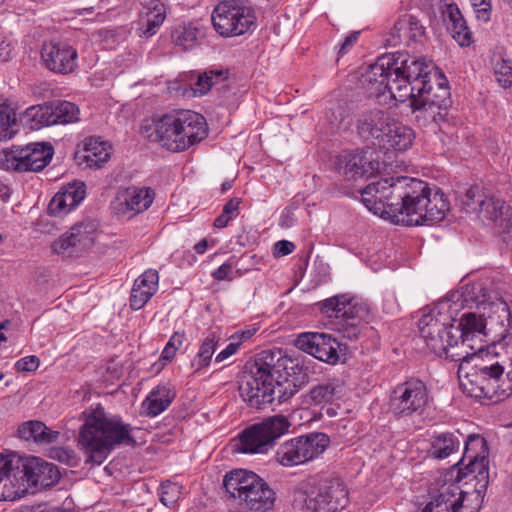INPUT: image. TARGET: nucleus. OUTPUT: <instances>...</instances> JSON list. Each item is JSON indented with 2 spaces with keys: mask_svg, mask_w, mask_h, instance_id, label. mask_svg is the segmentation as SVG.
I'll return each mask as SVG.
<instances>
[{
  "mask_svg": "<svg viewBox=\"0 0 512 512\" xmlns=\"http://www.w3.org/2000/svg\"><path fill=\"white\" fill-rule=\"evenodd\" d=\"M369 97L389 92L397 101L411 100L413 112L434 122L444 119L450 104V89L445 75L425 58L407 53L379 57L360 78Z\"/></svg>",
  "mask_w": 512,
  "mask_h": 512,
  "instance_id": "obj_1",
  "label": "nucleus"
},
{
  "mask_svg": "<svg viewBox=\"0 0 512 512\" xmlns=\"http://www.w3.org/2000/svg\"><path fill=\"white\" fill-rule=\"evenodd\" d=\"M363 204L374 214L405 226L434 224L449 211L447 197L427 182L406 176L382 178L361 190Z\"/></svg>",
  "mask_w": 512,
  "mask_h": 512,
  "instance_id": "obj_2",
  "label": "nucleus"
},
{
  "mask_svg": "<svg viewBox=\"0 0 512 512\" xmlns=\"http://www.w3.org/2000/svg\"><path fill=\"white\" fill-rule=\"evenodd\" d=\"M492 358L458 367L460 387L468 396L485 404H495L512 393V359L502 351H493Z\"/></svg>",
  "mask_w": 512,
  "mask_h": 512,
  "instance_id": "obj_3",
  "label": "nucleus"
},
{
  "mask_svg": "<svg viewBox=\"0 0 512 512\" xmlns=\"http://www.w3.org/2000/svg\"><path fill=\"white\" fill-rule=\"evenodd\" d=\"M83 424L77 438L78 447L86 455V462L101 465L115 446L133 442L130 424L120 417L108 415L97 406L82 412Z\"/></svg>",
  "mask_w": 512,
  "mask_h": 512,
  "instance_id": "obj_4",
  "label": "nucleus"
},
{
  "mask_svg": "<svg viewBox=\"0 0 512 512\" xmlns=\"http://www.w3.org/2000/svg\"><path fill=\"white\" fill-rule=\"evenodd\" d=\"M281 359L275 360V355L264 351L258 357L249 373L242 376L239 393L250 408L263 409L276 399L275 384Z\"/></svg>",
  "mask_w": 512,
  "mask_h": 512,
  "instance_id": "obj_5",
  "label": "nucleus"
},
{
  "mask_svg": "<svg viewBox=\"0 0 512 512\" xmlns=\"http://www.w3.org/2000/svg\"><path fill=\"white\" fill-rule=\"evenodd\" d=\"M295 501L310 512H338L348 504V490L339 477L311 476L294 489Z\"/></svg>",
  "mask_w": 512,
  "mask_h": 512,
  "instance_id": "obj_6",
  "label": "nucleus"
},
{
  "mask_svg": "<svg viewBox=\"0 0 512 512\" xmlns=\"http://www.w3.org/2000/svg\"><path fill=\"white\" fill-rule=\"evenodd\" d=\"M224 487L231 497L251 511L265 512L273 508L276 494L269 485L251 471L237 469L226 474Z\"/></svg>",
  "mask_w": 512,
  "mask_h": 512,
  "instance_id": "obj_7",
  "label": "nucleus"
},
{
  "mask_svg": "<svg viewBox=\"0 0 512 512\" xmlns=\"http://www.w3.org/2000/svg\"><path fill=\"white\" fill-rule=\"evenodd\" d=\"M214 30L222 37L246 34L255 26V11L248 0H221L211 14Z\"/></svg>",
  "mask_w": 512,
  "mask_h": 512,
  "instance_id": "obj_8",
  "label": "nucleus"
},
{
  "mask_svg": "<svg viewBox=\"0 0 512 512\" xmlns=\"http://www.w3.org/2000/svg\"><path fill=\"white\" fill-rule=\"evenodd\" d=\"M431 400L426 383L420 379L411 378L393 389L389 409L395 418L407 419L421 416Z\"/></svg>",
  "mask_w": 512,
  "mask_h": 512,
  "instance_id": "obj_9",
  "label": "nucleus"
},
{
  "mask_svg": "<svg viewBox=\"0 0 512 512\" xmlns=\"http://www.w3.org/2000/svg\"><path fill=\"white\" fill-rule=\"evenodd\" d=\"M53 146L46 142L13 146L0 151V166L14 172H39L52 160Z\"/></svg>",
  "mask_w": 512,
  "mask_h": 512,
  "instance_id": "obj_10",
  "label": "nucleus"
},
{
  "mask_svg": "<svg viewBox=\"0 0 512 512\" xmlns=\"http://www.w3.org/2000/svg\"><path fill=\"white\" fill-rule=\"evenodd\" d=\"M288 417L277 414L265 418L244 430L240 436V448L244 453H266L275 441L289 432Z\"/></svg>",
  "mask_w": 512,
  "mask_h": 512,
  "instance_id": "obj_11",
  "label": "nucleus"
},
{
  "mask_svg": "<svg viewBox=\"0 0 512 512\" xmlns=\"http://www.w3.org/2000/svg\"><path fill=\"white\" fill-rule=\"evenodd\" d=\"M329 445L324 433H310L282 443L276 451V461L284 467L305 464L321 455Z\"/></svg>",
  "mask_w": 512,
  "mask_h": 512,
  "instance_id": "obj_12",
  "label": "nucleus"
},
{
  "mask_svg": "<svg viewBox=\"0 0 512 512\" xmlns=\"http://www.w3.org/2000/svg\"><path fill=\"white\" fill-rule=\"evenodd\" d=\"M480 491L464 492L457 482L444 483L431 497L422 512H479Z\"/></svg>",
  "mask_w": 512,
  "mask_h": 512,
  "instance_id": "obj_13",
  "label": "nucleus"
},
{
  "mask_svg": "<svg viewBox=\"0 0 512 512\" xmlns=\"http://www.w3.org/2000/svg\"><path fill=\"white\" fill-rule=\"evenodd\" d=\"M12 474L17 486L22 488L23 496L30 488H47L58 482L60 472L58 468L39 457L16 459Z\"/></svg>",
  "mask_w": 512,
  "mask_h": 512,
  "instance_id": "obj_14",
  "label": "nucleus"
},
{
  "mask_svg": "<svg viewBox=\"0 0 512 512\" xmlns=\"http://www.w3.org/2000/svg\"><path fill=\"white\" fill-rule=\"evenodd\" d=\"M418 328L420 337L428 349L436 356L442 357L448 335H452L455 329L454 325L450 324L449 317L433 309L420 318Z\"/></svg>",
  "mask_w": 512,
  "mask_h": 512,
  "instance_id": "obj_15",
  "label": "nucleus"
},
{
  "mask_svg": "<svg viewBox=\"0 0 512 512\" xmlns=\"http://www.w3.org/2000/svg\"><path fill=\"white\" fill-rule=\"evenodd\" d=\"M462 297L467 304H475L478 309L483 311V315H488L489 319L495 317L501 324L510 319L508 304L502 298L492 297L481 282L464 285Z\"/></svg>",
  "mask_w": 512,
  "mask_h": 512,
  "instance_id": "obj_16",
  "label": "nucleus"
},
{
  "mask_svg": "<svg viewBox=\"0 0 512 512\" xmlns=\"http://www.w3.org/2000/svg\"><path fill=\"white\" fill-rule=\"evenodd\" d=\"M379 161L372 158V152L360 149L343 151L337 156L336 169L347 180L369 179L379 171Z\"/></svg>",
  "mask_w": 512,
  "mask_h": 512,
  "instance_id": "obj_17",
  "label": "nucleus"
},
{
  "mask_svg": "<svg viewBox=\"0 0 512 512\" xmlns=\"http://www.w3.org/2000/svg\"><path fill=\"white\" fill-rule=\"evenodd\" d=\"M295 345L298 349L322 362L334 365L339 361L341 344L330 334L318 332L302 333L296 338Z\"/></svg>",
  "mask_w": 512,
  "mask_h": 512,
  "instance_id": "obj_18",
  "label": "nucleus"
},
{
  "mask_svg": "<svg viewBox=\"0 0 512 512\" xmlns=\"http://www.w3.org/2000/svg\"><path fill=\"white\" fill-rule=\"evenodd\" d=\"M76 49L66 42H44L41 48V59L44 66L57 74L72 73L78 66Z\"/></svg>",
  "mask_w": 512,
  "mask_h": 512,
  "instance_id": "obj_19",
  "label": "nucleus"
},
{
  "mask_svg": "<svg viewBox=\"0 0 512 512\" xmlns=\"http://www.w3.org/2000/svg\"><path fill=\"white\" fill-rule=\"evenodd\" d=\"M154 197L155 193L149 187L130 186L118 192L111 206L118 216L131 218L146 211Z\"/></svg>",
  "mask_w": 512,
  "mask_h": 512,
  "instance_id": "obj_20",
  "label": "nucleus"
},
{
  "mask_svg": "<svg viewBox=\"0 0 512 512\" xmlns=\"http://www.w3.org/2000/svg\"><path fill=\"white\" fill-rule=\"evenodd\" d=\"M488 447L486 440L476 434L469 435L465 441L463 457L459 464L467 470L464 475L475 474V478H488Z\"/></svg>",
  "mask_w": 512,
  "mask_h": 512,
  "instance_id": "obj_21",
  "label": "nucleus"
},
{
  "mask_svg": "<svg viewBox=\"0 0 512 512\" xmlns=\"http://www.w3.org/2000/svg\"><path fill=\"white\" fill-rule=\"evenodd\" d=\"M95 231L96 226L92 222L77 223L53 243V251L64 254L70 249L81 251L89 248L94 242Z\"/></svg>",
  "mask_w": 512,
  "mask_h": 512,
  "instance_id": "obj_22",
  "label": "nucleus"
},
{
  "mask_svg": "<svg viewBox=\"0 0 512 512\" xmlns=\"http://www.w3.org/2000/svg\"><path fill=\"white\" fill-rule=\"evenodd\" d=\"M321 311L329 318L340 319L350 326L346 330V336L350 339L357 338L360 330L358 325L360 318L356 316V307L345 296H335L323 301Z\"/></svg>",
  "mask_w": 512,
  "mask_h": 512,
  "instance_id": "obj_23",
  "label": "nucleus"
},
{
  "mask_svg": "<svg viewBox=\"0 0 512 512\" xmlns=\"http://www.w3.org/2000/svg\"><path fill=\"white\" fill-rule=\"evenodd\" d=\"M484 204L478 218L493 223L500 233L512 236V208L490 191Z\"/></svg>",
  "mask_w": 512,
  "mask_h": 512,
  "instance_id": "obj_24",
  "label": "nucleus"
},
{
  "mask_svg": "<svg viewBox=\"0 0 512 512\" xmlns=\"http://www.w3.org/2000/svg\"><path fill=\"white\" fill-rule=\"evenodd\" d=\"M179 134L184 138L185 150L199 143L207 136V123L205 118L191 110L175 112Z\"/></svg>",
  "mask_w": 512,
  "mask_h": 512,
  "instance_id": "obj_25",
  "label": "nucleus"
},
{
  "mask_svg": "<svg viewBox=\"0 0 512 512\" xmlns=\"http://www.w3.org/2000/svg\"><path fill=\"white\" fill-rule=\"evenodd\" d=\"M82 145V150L76 152L75 158L85 168L100 169L111 157V145L99 137H87Z\"/></svg>",
  "mask_w": 512,
  "mask_h": 512,
  "instance_id": "obj_26",
  "label": "nucleus"
},
{
  "mask_svg": "<svg viewBox=\"0 0 512 512\" xmlns=\"http://www.w3.org/2000/svg\"><path fill=\"white\" fill-rule=\"evenodd\" d=\"M393 121L394 118L384 111L372 110L359 116L357 131L361 138L365 140L375 139L381 144Z\"/></svg>",
  "mask_w": 512,
  "mask_h": 512,
  "instance_id": "obj_27",
  "label": "nucleus"
},
{
  "mask_svg": "<svg viewBox=\"0 0 512 512\" xmlns=\"http://www.w3.org/2000/svg\"><path fill=\"white\" fill-rule=\"evenodd\" d=\"M155 139L168 151H185L184 138L180 137L175 112L163 115L156 122Z\"/></svg>",
  "mask_w": 512,
  "mask_h": 512,
  "instance_id": "obj_28",
  "label": "nucleus"
},
{
  "mask_svg": "<svg viewBox=\"0 0 512 512\" xmlns=\"http://www.w3.org/2000/svg\"><path fill=\"white\" fill-rule=\"evenodd\" d=\"M159 284V274L157 270L148 269L141 274L134 282L130 296V306L134 310H139L152 298L157 292Z\"/></svg>",
  "mask_w": 512,
  "mask_h": 512,
  "instance_id": "obj_29",
  "label": "nucleus"
},
{
  "mask_svg": "<svg viewBox=\"0 0 512 512\" xmlns=\"http://www.w3.org/2000/svg\"><path fill=\"white\" fill-rule=\"evenodd\" d=\"M459 329L455 328L452 335H448V341L444 345L445 351L443 352V356L447 359H450L455 362H460L459 367L463 364H466L469 369L475 363H479L480 356L468 351V349L473 350L474 345L458 335Z\"/></svg>",
  "mask_w": 512,
  "mask_h": 512,
  "instance_id": "obj_30",
  "label": "nucleus"
},
{
  "mask_svg": "<svg viewBox=\"0 0 512 512\" xmlns=\"http://www.w3.org/2000/svg\"><path fill=\"white\" fill-rule=\"evenodd\" d=\"M176 396L175 391L168 385H157L142 402V412L148 417H156L165 411Z\"/></svg>",
  "mask_w": 512,
  "mask_h": 512,
  "instance_id": "obj_31",
  "label": "nucleus"
},
{
  "mask_svg": "<svg viewBox=\"0 0 512 512\" xmlns=\"http://www.w3.org/2000/svg\"><path fill=\"white\" fill-rule=\"evenodd\" d=\"M443 15L448 20V30L455 41L462 47L469 46L472 43V33L458 6L455 3L447 4Z\"/></svg>",
  "mask_w": 512,
  "mask_h": 512,
  "instance_id": "obj_32",
  "label": "nucleus"
},
{
  "mask_svg": "<svg viewBox=\"0 0 512 512\" xmlns=\"http://www.w3.org/2000/svg\"><path fill=\"white\" fill-rule=\"evenodd\" d=\"M144 9L140 35L150 38L157 33L163 24L166 18V7L161 0H152Z\"/></svg>",
  "mask_w": 512,
  "mask_h": 512,
  "instance_id": "obj_33",
  "label": "nucleus"
},
{
  "mask_svg": "<svg viewBox=\"0 0 512 512\" xmlns=\"http://www.w3.org/2000/svg\"><path fill=\"white\" fill-rule=\"evenodd\" d=\"M483 317H487L488 315H476L475 313H466L463 314L460 318L458 326H454V328L459 329V336L461 339L468 341L470 343H474L476 340L482 341V338L486 336L485 328L486 323Z\"/></svg>",
  "mask_w": 512,
  "mask_h": 512,
  "instance_id": "obj_34",
  "label": "nucleus"
},
{
  "mask_svg": "<svg viewBox=\"0 0 512 512\" xmlns=\"http://www.w3.org/2000/svg\"><path fill=\"white\" fill-rule=\"evenodd\" d=\"M413 139V130L394 119L380 145L391 147L398 151H404L411 147Z\"/></svg>",
  "mask_w": 512,
  "mask_h": 512,
  "instance_id": "obj_35",
  "label": "nucleus"
},
{
  "mask_svg": "<svg viewBox=\"0 0 512 512\" xmlns=\"http://www.w3.org/2000/svg\"><path fill=\"white\" fill-rule=\"evenodd\" d=\"M23 125L21 116L17 117L16 108L9 99L0 101V140H9L18 133Z\"/></svg>",
  "mask_w": 512,
  "mask_h": 512,
  "instance_id": "obj_36",
  "label": "nucleus"
},
{
  "mask_svg": "<svg viewBox=\"0 0 512 512\" xmlns=\"http://www.w3.org/2000/svg\"><path fill=\"white\" fill-rule=\"evenodd\" d=\"M459 447L460 440L457 435L451 432H443L431 437L428 452L432 458L445 459L457 452Z\"/></svg>",
  "mask_w": 512,
  "mask_h": 512,
  "instance_id": "obj_37",
  "label": "nucleus"
},
{
  "mask_svg": "<svg viewBox=\"0 0 512 512\" xmlns=\"http://www.w3.org/2000/svg\"><path fill=\"white\" fill-rule=\"evenodd\" d=\"M18 435L24 440L36 443H52L57 440L59 432L52 431L40 421H28L18 428Z\"/></svg>",
  "mask_w": 512,
  "mask_h": 512,
  "instance_id": "obj_38",
  "label": "nucleus"
},
{
  "mask_svg": "<svg viewBox=\"0 0 512 512\" xmlns=\"http://www.w3.org/2000/svg\"><path fill=\"white\" fill-rule=\"evenodd\" d=\"M52 110L49 104L32 105L21 114L23 126L30 130H39L52 125Z\"/></svg>",
  "mask_w": 512,
  "mask_h": 512,
  "instance_id": "obj_39",
  "label": "nucleus"
},
{
  "mask_svg": "<svg viewBox=\"0 0 512 512\" xmlns=\"http://www.w3.org/2000/svg\"><path fill=\"white\" fill-rule=\"evenodd\" d=\"M488 192L487 189L479 185L469 187L463 195L459 196L461 209L467 214H474L478 217L480 208L485 206L484 201L487 199Z\"/></svg>",
  "mask_w": 512,
  "mask_h": 512,
  "instance_id": "obj_40",
  "label": "nucleus"
},
{
  "mask_svg": "<svg viewBox=\"0 0 512 512\" xmlns=\"http://www.w3.org/2000/svg\"><path fill=\"white\" fill-rule=\"evenodd\" d=\"M228 78V71L225 69H209L199 74L195 82L194 95L202 96L213 86L223 83Z\"/></svg>",
  "mask_w": 512,
  "mask_h": 512,
  "instance_id": "obj_41",
  "label": "nucleus"
},
{
  "mask_svg": "<svg viewBox=\"0 0 512 512\" xmlns=\"http://www.w3.org/2000/svg\"><path fill=\"white\" fill-rule=\"evenodd\" d=\"M220 337L216 332H210L202 341L199 351L195 356L192 365L197 371L206 368L210 365L212 356L219 343Z\"/></svg>",
  "mask_w": 512,
  "mask_h": 512,
  "instance_id": "obj_42",
  "label": "nucleus"
},
{
  "mask_svg": "<svg viewBox=\"0 0 512 512\" xmlns=\"http://www.w3.org/2000/svg\"><path fill=\"white\" fill-rule=\"evenodd\" d=\"M49 105L52 110V125L68 124L78 121L79 109L74 103L69 101H60Z\"/></svg>",
  "mask_w": 512,
  "mask_h": 512,
  "instance_id": "obj_43",
  "label": "nucleus"
},
{
  "mask_svg": "<svg viewBox=\"0 0 512 512\" xmlns=\"http://www.w3.org/2000/svg\"><path fill=\"white\" fill-rule=\"evenodd\" d=\"M402 32L407 34L409 38H417L423 34V27L415 16L405 14L394 24L392 30L394 43L400 40Z\"/></svg>",
  "mask_w": 512,
  "mask_h": 512,
  "instance_id": "obj_44",
  "label": "nucleus"
},
{
  "mask_svg": "<svg viewBox=\"0 0 512 512\" xmlns=\"http://www.w3.org/2000/svg\"><path fill=\"white\" fill-rule=\"evenodd\" d=\"M336 393L337 386L335 384L330 382L321 383L310 389L306 402L317 406H324L335 399Z\"/></svg>",
  "mask_w": 512,
  "mask_h": 512,
  "instance_id": "obj_45",
  "label": "nucleus"
},
{
  "mask_svg": "<svg viewBox=\"0 0 512 512\" xmlns=\"http://www.w3.org/2000/svg\"><path fill=\"white\" fill-rule=\"evenodd\" d=\"M172 40L175 45L182 47L184 50L191 49L198 36V29L191 23H183L177 25L172 31Z\"/></svg>",
  "mask_w": 512,
  "mask_h": 512,
  "instance_id": "obj_46",
  "label": "nucleus"
},
{
  "mask_svg": "<svg viewBox=\"0 0 512 512\" xmlns=\"http://www.w3.org/2000/svg\"><path fill=\"white\" fill-rule=\"evenodd\" d=\"M242 202L241 198H232L225 203L221 214L215 218L213 226L222 229L228 226L229 222L234 220L240 213L239 206Z\"/></svg>",
  "mask_w": 512,
  "mask_h": 512,
  "instance_id": "obj_47",
  "label": "nucleus"
},
{
  "mask_svg": "<svg viewBox=\"0 0 512 512\" xmlns=\"http://www.w3.org/2000/svg\"><path fill=\"white\" fill-rule=\"evenodd\" d=\"M58 194L65 200L66 206L72 210L84 199L86 194L85 184L82 182L69 184L59 191Z\"/></svg>",
  "mask_w": 512,
  "mask_h": 512,
  "instance_id": "obj_48",
  "label": "nucleus"
},
{
  "mask_svg": "<svg viewBox=\"0 0 512 512\" xmlns=\"http://www.w3.org/2000/svg\"><path fill=\"white\" fill-rule=\"evenodd\" d=\"M182 489L183 486L178 483L171 481L163 482L161 485V503L168 508H173L182 495Z\"/></svg>",
  "mask_w": 512,
  "mask_h": 512,
  "instance_id": "obj_49",
  "label": "nucleus"
},
{
  "mask_svg": "<svg viewBox=\"0 0 512 512\" xmlns=\"http://www.w3.org/2000/svg\"><path fill=\"white\" fill-rule=\"evenodd\" d=\"M6 477L0 476V500H15L23 496V490L13 480L12 474Z\"/></svg>",
  "mask_w": 512,
  "mask_h": 512,
  "instance_id": "obj_50",
  "label": "nucleus"
},
{
  "mask_svg": "<svg viewBox=\"0 0 512 512\" xmlns=\"http://www.w3.org/2000/svg\"><path fill=\"white\" fill-rule=\"evenodd\" d=\"M496 81L503 87L512 85V62L509 59L500 58L494 64Z\"/></svg>",
  "mask_w": 512,
  "mask_h": 512,
  "instance_id": "obj_51",
  "label": "nucleus"
},
{
  "mask_svg": "<svg viewBox=\"0 0 512 512\" xmlns=\"http://www.w3.org/2000/svg\"><path fill=\"white\" fill-rule=\"evenodd\" d=\"M282 367H279V371L276 375H279L277 377V384H275V390H276V399H278L279 403H283L290 399L296 392L295 385H293L290 381L285 379V382H283V379L285 378L282 373Z\"/></svg>",
  "mask_w": 512,
  "mask_h": 512,
  "instance_id": "obj_52",
  "label": "nucleus"
},
{
  "mask_svg": "<svg viewBox=\"0 0 512 512\" xmlns=\"http://www.w3.org/2000/svg\"><path fill=\"white\" fill-rule=\"evenodd\" d=\"M184 340L185 333L183 331L174 332L161 353V359L171 361L175 357L176 352L183 345Z\"/></svg>",
  "mask_w": 512,
  "mask_h": 512,
  "instance_id": "obj_53",
  "label": "nucleus"
},
{
  "mask_svg": "<svg viewBox=\"0 0 512 512\" xmlns=\"http://www.w3.org/2000/svg\"><path fill=\"white\" fill-rule=\"evenodd\" d=\"M49 457L72 467L78 464V458L75 451L66 447H52L49 450Z\"/></svg>",
  "mask_w": 512,
  "mask_h": 512,
  "instance_id": "obj_54",
  "label": "nucleus"
},
{
  "mask_svg": "<svg viewBox=\"0 0 512 512\" xmlns=\"http://www.w3.org/2000/svg\"><path fill=\"white\" fill-rule=\"evenodd\" d=\"M471 4L479 20L487 22L491 16V0H471Z\"/></svg>",
  "mask_w": 512,
  "mask_h": 512,
  "instance_id": "obj_55",
  "label": "nucleus"
},
{
  "mask_svg": "<svg viewBox=\"0 0 512 512\" xmlns=\"http://www.w3.org/2000/svg\"><path fill=\"white\" fill-rule=\"evenodd\" d=\"M48 211L53 216H62L71 211V209L66 206L65 200L62 199L58 193L51 199L48 205Z\"/></svg>",
  "mask_w": 512,
  "mask_h": 512,
  "instance_id": "obj_56",
  "label": "nucleus"
},
{
  "mask_svg": "<svg viewBox=\"0 0 512 512\" xmlns=\"http://www.w3.org/2000/svg\"><path fill=\"white\" fill-rule=\"evenodd\" d=\"M39 364V358L34 355H30L19 359L15 363V368L17 371L32 372L39 367Z\"/></svg>",
  "mask_w": 512,
  "mask_h": 512,
  "instance_id": "obj_57",
  "label": "nucleus"
},
{
  "mask_svg": "<svg viewBox=\"0 0 512 512\" xmlns=\"http://www.w3.org/2000/svg\"><path fill=\"white\" fill-rule=\"evenodd\" d=\"M239 347H240V342L229 343L225 349H223L216 355L215 362L221 363V362L225 361L227 358L234 355L238 351Z\"/></svg>",
  "mask_w": 512,
  "mask_h": 512,
  "instance_id": "obj_58",
  "label": "nucleus"
},
{
  "mask_svg": "<svg viewBox=\"0 0 512 512\" xmlns=\"http://www.w3.org/2000/svg\"><path fill=\"white\" fill-rule=\"evenodd\" d=\"M16 459L0 454V476L6 477L15 469Z\"/></svg>",
  "mask_w": 512,
  "mask_h": 512,
  "instance_id": "obj_59",
  "label": "nucleus"
},
{
  "mask_svg": "<svg viewBox=\"0 0 512 512\" xmlns=\"http://www.w3.org/2000/svg\"><path fill=\"white\" fill-rule=\"evenodd\" d=\"M275 253L279 256H285L293 252L295 245L287 240H281L275 243Z\"/></svg>",
  "mask_w": 512,
  "mask_h": 512,
  "instance_id": "obj_60",
  "label": "nucleus"
},
{
  "mask_svg": "<svg viewBox=\"0 0 512 512\" xmlns=\"http://www.w3.org/2000/svg\"><path fill=\"white\" fill-rule=\"evenodd\" d=\"M233 266L230 263H224L213 272V277L216 280L230 279Z\"/></svg>",
  "mask_w": 512,
  "mask_h": 512,
  "instance_id": "obj_61",
  "label": "nucleus"
},
{
  "mask_svg": "<svg viewBox=\"0 0 512 512\" xmlns=\"http://www.w3.org/2000/svg\"><path fill=\"white\" fill-rule=\"evenodd\" d=\"M359 34V32H353L349 36H347L344 42L342 43L338 54L342 56L345 53H347L350 50V48L357 42Z\"/></svg>",
  "mask_w": 512,
  "mask_h": 512,
  "instance_id": "obj_62",
  "label": "nucleus"
},
{
  "mask_svg": "<svg viewBox=\"0 0 512 512\" xmlns=\"http://www.w3.org/2000/svg\"><path fill=\"white\" fill-rule=\"evenodd\" d=\"M254 333H255V330H251V329L243 330L240 333H235L232 336V339L237 340L236 342H240V344H241L243 341L251 338Z\"/></svg>",
  "mask_w": 512,
  "mask_h": 512,
  "instance_id": "obj_63",
  "label": "nucleus"
},
{
  "mask_svg": "<svg viewBox=\"0 0 512 512\" xmlns=\"http://www.w3.org/2000/svg\"><path fill=\"white\" fill-rule=\"evenodd\" d=\"M208 248V241L206 239H202L194 246V250L198 254H204Z\"/></svg>",
  "mask_w": 512,
  "mask_h": 512,
  "instance_id": "obj_64",
  "label": "nucleus"
}]
</instances>
